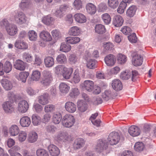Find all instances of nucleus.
<instances>
[{"instance_id":"33","label":"nucleus","mask_w":156,"mask_h":156,"mask_svg":"<svg viewBox=\"0 0 156 156\" xmlns=\"http://www.w3.org/2000/svg\"><path fill=\"white\" fill-rule=\"evenodd\" d=\"M113 93L111 90H106L103 93L102 95V98L104 100L108 101L112 98Z\"/></svg>"},{"instance_id":"57","label":"nucleus","mask_w":156,"mask_h":156,"mask_svg":"<svg viewBox=\"0 0 156 156\" xmlns=\"http://www.w3.org/2000/svg\"><path fill=\"white\" fill-rule=\"evenodd\" d=\"M127 4L124 2H121L117 10V12L120 14H122L124 12V10L127 6Z\"/></svg>"},{"instance_id":"45","label":"nucleus","mask_w":156,"mask_h":156,"mask_svg":"<svg viewBox=\"0 0 156 156\" xmlns=\"http://www.w3.org/2000/svg\"><path fill=\"white\" fill-rule=\"evenodd\" d=\"M96 61L93 59H90L87 61L86 66L90 69H94L96 67Z\"/></svg>"},{"instance_id":"44","label":"nucleus","mask_w":156,"mask_h":156,"mask_svg":"<svg viewBox=\"0 0 156 156\" xmlns=\"http://www.w3.org/2000/svg\"><path fill=\"white\" fill-rule=\"evenodd\" d=\"M95 30L96 32L99 34H103L105 31L104 26L101 24L96 25L95 27Z\"/></svg>"},{"instance_id":"19","label":"nucleus","mask_w":156,"mask_h":156,"mask_svg":"<svg viewBox=\"0 0 156 156\" xmlns=\"http://www.w3.org/2000/svg\"><path fill=\"white\" fill-rule=\"evenodd\" d=\"M124 20L122 17L119 15L114 16L113 19L112 23L114 26L117 27L121 26Z\"/></svg>"},{"instance_id":"2","label":"nucleus","mask_w":156,"mask_h":156,"mask_svg":"<svg viewBox=\"0 0 156 156\" xmlns=\"http://www.w3.org/2000/svg\"><path fill=\"white\" fill-rule=\"evenodd\" d=\"M75 122L74 118L72 115L67 114L62 118V122L63 126L66 127H70L74 124Z\"/></svg>"},{"instance_id":"42","label":"nucleus","mask_w":156,"mask_h":156,"mask_svg":"<svg viewBox=\"0 0 156 156\" xmlns=\"http://www.w3.org/2000/svg\"><path fill=\"white\" fill-rule=\"evenodd\" d=\"M145 148V145L142 142H139L136 143L134 146L135 151L138 152L143 151Z\"/></svg>"},{"instance_id":"63","label":"nucleus","mask_w":156,"mask_h":156,"mask_svg":"<svg viewBox=\"0 0 156 156\" xmlns=\"http://www.w3.org/2000/svg\"><path fill=\"white\" fill-rule=\"evenodd\" d=\"M27 137V133L25 131H22L19 133L18 139L21 142L25 140Z\"/></svg>"},{"instance_id":"18","label":"nucleus","mask_w":156,"mask_h":156,"mask_svg":"<svg viewBox=\"0 0 156 156\" xmlns=\"http://www.w3.org/2000/svg\"><path fill=\"white\" fill-rule=\"evenodd\" d=\"M94 82L90 80H86L84 81L82 86L83 88L88 92L92 91L94 86Z\"/></svg>"},{"instance_id":"41","label":"nucleus","mask_w":156,"mask_h":156,"mask_svg":"<svg viewBox=\"0 0 156 156\" xmlns=\"http://www.w3.org/2000/svg\"><path fill=\"white\" fill-rule=\"evenodd\" d=\"M120 78L123 80H127L131 77V72L127 70L122 72L120 75Z\"/></svg>"},{"instance_id":"58","label":"nucleus","mask_w":156,"mask_h":156,"mask_svg":"<svg viewBox=\"0 0 156 156\" xmlns=\"http://www.w3.org/2000/svg\"><path fill=\"white\" fill-rule=\"evenodd\" d=\"M82 2L81 0H75L73 5L74 9L77 10L80 9L82 8Z\"/></svg>"},{"instance_id":"23","label":"nucleus","mask_w":156,"mask_h":156,"mask_svg":"<svg viewBox=\"0 0 156 156\" xmlns=\"http://www.w3.org/2000/svg\"><path fill=\"white\" fill-rule=\"evenodd\" d=\"M87 12L90 15L94 14L96 12V7L93 4L91 3H87L86 6Z\"/></svg>"},{"instance_id":"34","label":"nucleus","mask_w":156,"mask_h":156,"mask_svg":"<svg viewBox=\"0 0 156 156\" xmlns=\"http://www.w3.org/2000/svg\"><path fill=\"white\" fill-rule=\"evenodd\" d=\"M9 132L11 135L15 136L19 133V129L16 125H13L10 128Z\"/></svg>"},{"instance_id":"5","label":"nucleus","mask_w":156,"mask_h":156,"mask_svg":"<svg viewBox=\"0 0 156 156\" xmlns=\"http://www.w3.org/2000/svg\"><path fill=\"white\" fill-rule=\"evenodd\" d=\"M57 140L59 141L66 142L73 140L72 137L68 134L66 131H60L59 132L56 136Z\"/></svg>"},{"instance_id":"9","label":"nucleus","mask_w":156,"mask_h":156,"mask_svg":"<svg viewBox=\"0 0 156 156\" xmlns=\"http://www.w3.org/2000/svg\"><path fill=\"white\" fill-rule=\"evenodd\" d=\"M128 132L131 136L135 137L139 135L141 131L138 126L132 125L129 127Z\"/></svg>"},{"instance_id":"11","label":"nucleus","mask_w":156,"mask_h":156,"mask_svg":"<svg viewBox=\"0 0 156 156\" xmlns=\"http://www.w3.org/2000/svg\"><path fill=\"white\" fill-rule=\"evenodd\" d=\"M64 107L67 112L71 113L74 112L76 110V105L70 101H67L65 103Z\"/></svg>"},{"instance_id":"21","label":"nucleus","mask_w":156,"mask_h":156,"mask_svg":"<svg viewBox=\"0 0 156 156\" xmlns=\"http://www.w3.org/2000/svg\"><path fill=\"white\" fill-rule=\"evenodd\" d=\"M1 83L3 87L6 90H11L13 87L12 83L6 78L2 79L1 80Z\"/></svg>"},{"instance_id":"47","label":"nucleus","mask_w":156,"mask_h":156,"mask_svg":"<svg viewBox=\"0 0 156 156\" xmlns=\"http://www.w3.org/2000/svg\"><path fill=\"white\" fill-rule=\"evenodd\" d=\"M37 134L35 132H32L30 133L28 136V141L33 143L35 142L37 139Z\"/></svg>"},{"instance_id":"55","label":"nucleus","mask_w":156,"mask_h":156,"mask_svg":"<svg viewBox=\"0 0 156 156\" xmlns=\"http://www.w3.org/2000/svg\"><path fill=\"white\" fill-rule=\"evenodd\" d=\"M80 80V76L79 70L76 69L75 70L72 81L75 83H78Z\"/></svg>"},{"instance_id":"12","label":"nucleus","mask_w":156,"mask_h":156,"mask_svg":"<svg viewBox=\"0 0 156 156\" xmlns=\"http://www.w3.org/2000/svg\"><path fill=\"white\" fill-rule=\"evenodd\" d=\"M26 66V63L20 59L16 60L13 65V67L16 69L20 71L24 70Z\"/></svg>"},{"instance_id":"52","label":"nucleus","mask_w":156,"mask_h":156,"mask_svg":"<svg viewBox=\"0 0 156 156\" xmlns=\"http://www.w3.org/2000/svg\"><path fill=\"white\" fill-rule=\"evenodd\" d=\"M71 49L70 45L62 43L61 44L60 47V51H62L66 52L70 51Z\"/></svg>"},{"instance_id":"31","label":"nucleus","mask_w":156,"mask_h":156,"mask_svg":"<svg viewBox=\"0 0 156 156\" xmlns=\"http://www.w3.org/2000/svg\"><path fill=\"white\" fill-rule=\"evenodd\" d=\"M59 89L61 93L66 94L69 92L70 87L66 83H62L59 85Z\"/></svg>"},{"instance_id":"30","label":"nucleus","mask_w":156,"mask_h":156,"mask_svg":"<svg viewBox=\"0 0 156 156\" xmlns=\"http://www.w3.org/2000/svg\"><path fill=\"white\" fill-rule=\"evenodd\" d=\"M80 38L78 37H69L66 38L65 41L68 44H75L80 41Z\"/></svg>"},{"instance_id":"64","label":"nucleus","mask_w":156,"mask_h":156,"mask_svg":"<svg viewBox=\"0 0 156 156\" xmlns=\"http://www.w3.org/2000/svg\"><path fill=\"white\" fill-rule=\"evenodd\" d=\"M117 60L120 64H123L126 62V57L124 55L120 54L118 56Z\"/></svg>"},{"instance_id":"48","label":"nucleus","mask_w":156,"mask_h":156,"mask_svg":"<svg viewBox=\"0 0 156 156\" xmlns=\"http://www.w3.org/2000/svg\"><path fill=\"white\" fill-rule=\"evenodd\" d=\"M91 102L94 105H97L101 104L102 102V100L101 97L98 96H95L92 98Z\"/></svg>"},{"instance_id":"14","label":"nucleus","mask_w":156,"mask_h":156,"mask_svg":"<svg viewBox=\"0 0 156 156\" xmlns=\"http://www.w3.org/2000/svg\"><path fill=\"white\" fill-rule=\"evenodd\" d=\"M48 149L52 156H58L60 154L59 149L53 144H50L48 146Z\"/></svg>"},{"instance_id":"39","label":"nucleus","mask_w":156,"mask_h":156,"mask_svg":"<svg viewBox=\"0 0 156 156\" xmlns=\"http://www.w3.org/2000/svg\"><path fill=\"white\" fill-rule=\"evenodd\" d=\"M23 60L28 63L32 62L33 59L32 55L29 52H25L23 54Z\"/></svg>"},{"instance_id":"15","label":"nucleus","mask_w":156,"mask_h":156,"mask_svg":"<svg viewBox=\"0 0 156 156\" xmlns=\"http://www.w3.org/2000/svg\"><path fill=\"white\" fill-rule=\"evenodd\" d=\"M39 36L41 40L45 41H51L52 39L50 33L45 30L41 31L40 33Z\"/></svg>"},{"instance_id":"3","label":"nucleus","mask_w":156,"mask_h":156,"mask_svg":"<svg viewBox=\"0 0 156 156\" xmlns=\"http://www.w3.org/2000/svg\"><path fill=\"white\" fill-rule=\"evenodd\" d=\"M14 20L16 23L19 25H22L26 23L27 18L25 14L22 12H18L14 16Z\"/></svg>"},{"instance_id":"4","label":"nucleus","mask_w":156,"mask_h":156,"mask_svg":"<svg viewBox=\"0 0 156 156\" xmlns=\"http://www.w3.org/2000/svg\"><path fill=\"white\" fill-rule=\"evenodd\" d=\"M120 136L117 132L113 131L111 132L108 138V141L111 145L117 144L120 140Z\"/></svg>"},{"instance_id":"7","label":"nucleus","mask_w":156,"mask_h":156,"mask_svg":"<svg viewBox=\"0 0 156 156\" xmlns=\"http://www.w3.org/2000/svg\"><path fill=\"white\" fill-rule=\"evenodd\" d=\"M29 108V104L25 100L20 101L17 106L18 111L20 113H23L26 112Z\"/></svg>"},{"instance_id":"10","label":"nucleus","mask_w":156,"mask_h":156,"mask_svg":"<svg viewBox=\"0 0 156 156\" xmlns=\"http://www.w3.org/2000/svg\"><path fill=\"white\" fill-rule=\"evenodd\" d=\"M104 60L107 66H112L115 63L116 58L114 55L110 54L107 55L105 57Z\"/></svg>"},{"instance_id":"36","label":"nucleus","mask_w":156,"mask_h":156,"mask_svg":"<svg viewBox=\"0 0 156 156\" xmlns=\"http://www.w3.org/2000/svg\"><path fill=\"white\" fill-rule=\"evenodd\" d=\"M42 21L45 24L49 25L53 23L54 21V19L50 16H47L43 18Z\"/></svg>"},{"instance_id":"59","label":"nucleus","mask_w":156,"mask_h":156,"mask_svg":"<svg viewBox=\"0 0 156 156\" xmlns=\"http://www.w3.org/2000/svg\"><path fill=\"white\" fill-rule=\"evenodd\" d=\"M12 67L11 63L7 61L5 63L4 66V71L6 73H9L12 70Z\"/></svg>"},{"instance_id":"56","label":"nucleus","mask_w":156,"mask_h":156,"mask_svg":"<svg viewBox=\"0 0 156 156\" xmlns=\"http://www.w3.org/2000/svg\"><path fill=\"white\" fill-rule=\"evenodd\" d=\"M101 18L104 23L106 24H109L111 22V17L110 15L107 13L103 14L101 16Z\"/></svg>"},{"instance_id":"54","label":"nucleus","mask_w":156,"mask_h":156,"mask_svg":"<svg viewBox=\"0 0 156 156\" xmlns=\"http://www.w3.org/2000/svg\"><path fill=\"white\" fill-rule=\"evenodd\" d=\"M80 93V91L78 88L75 87L71 89L69 95L70 97L73 98L78 96Z\"/></svg>"},{"instance_id":"17","label":"nucleus","mask_w":156,"mask_h":156,"mask_svg":"<svg viewBox=\"0 0 156 156\" xmlns=\"http://www.w3.org/2000/svg\"><path fill=\"white\" fill-rule=\"evenodd\" d=\"M6 30L9 35L13 36L17 34L18 30L16 25L14 24H11L6 28Z\"/></svg>"},{"instance_id":"25","label":"nucleus","mask_w":156,"mask_h":156,"mask_svg":"<svg viewBox=\"0 0 156 156\" xmlns=\"http://www.w3.org/2000/svg\"><path fill=\"white\" fill-rule=\"evenodd\" d=\"M74 17L75 21L79 23H83L87 21L86 17L82 13L76 14L74 16Z\"/></svg>"},{"instance_id":"50","label":"nucleus","mask_w":156,"mask_h":156,"mask_svg":"<svg viewBox=\"0 0 156 156\" xmlns=\"http://www.w3.org/2000/svg\"><path fill=\"white\" fill-rule=\"evenodd\" d=\"M108 4L110 7L114 9L118 6L119 2L118 0H108Z\"/></svg>"},{"instance_id":"61","label":"nucleus","mask_w":156,"mask_h":156,"mask_svg":"<svg viewBox=\"0 0 156 156\" xmlns=\"http://www.w3.org/2000/svg\"><path fill=\"white\" fill-rule=\"evenodd\" d=\"M55 108L54 105L49 104L46 105L44 108V110L45 112H51L54 111Z\"/></svg>"},{"instance_id":"35","label":"nucleus","mask_w":156,"mask_h":156,"mask_svg":"<svg viewBox=\"0 0 156 156\" xmlns=\"http://www.w3.org/2000/svg\"><path fill=\"white\" fill-rule=\"evenodd\" d=\"M15 46L17 48L26 49L28 48L27 44L23 41H17L15 43Z\"/></svg>"},{"instance_id":"51","label":"nucleus","mask_w":156,"mask_h":156,"mask_svg":"<svg viewBox=\"0 0 156 156\" xmlns=\"http://www.w3.org/2000/svg\"><path fill=\"white\" fill-rule=\"evenodd\" d=\"M28 35L29 40L31 41H35L37 39V33L33 30L29 31Z\"/></svg>"},{"instance_id":"60","label":"nucleus","mask_w":156,"mask_h":156,"mask_svg":"<svg viewBox=\"0 0 156 156\" xmlns=\"http://www.w3.org/2000/svg\"><path fill=\"white\" fill-rule=\"evenodd\" d=\"M36 154L37 156H49L48 151L43 149H39L37 150Z\"/></svg>"},{"instance_id":"16","label":"nucleus","mask_w":156,"mask_h":156,"mask_svg":"<svg viewBox=\"0 0 156 156\" xmlns=\"http://www.w3.org/2000/svg\"><path fill=\"white\" fill-rule=\"evenodd\" d=\"M49 95L47 93L43 94L38 98V102L42 105H45L49 103Z\"/></svg>"},{"instance_id":"46","label":"nucleus","mask_w":156,"mask_h":156,"mask_svg":"<svg viewBox=\"0 0 156 156\" xmlns=\"http://www.w3.org/2000/svg\"><path fill=\"white\" fill-rule=\"evenodd\" d=\"M72 72V68H70L68 69L66 67V69L64 70L62 75L64 78L68 79L70 78Z\"/></svg>"},{"instance_id":"6","label":"nucleus","mask_w":156,"mask_h":156,"mask_svg":"<svg viewBox=\"0 0 156 156\" xmlns=\"http://www.w3.org/2000/svg\"><path fill=\"white\" fill-rule=\"evenodd\" d=\"M108 144L106 140L104 139H99L98 140L95 147L96 150L98 152H101L106 150L108 148Z\"/></svg>"},{"instance_id":"43","label":"nucleus","mask_w":156,"mask_h":156,"mask_svg":"<svg viewBox=\"0 0 156 156\" xmlns=\"http://www.w3.org/2000/svg\"><path fill=\"white\" fill-rule=\"evenodd\" d=\"M32 121L34 126H38L41 122V118L37 115L33 114L32 116Z\"/></svg>"},{"instance_id":"8","label":"nucleus","mask_w":156,"mask_h":156,"mask_svg":"<svg viewBox=\"0 0 156 156\" xmlns=\"http://www.w3.org/2000/svg\"><path fill=\"white\" fill-rule=\"evenodd\" d=\"M2 106L4 111L6 113H11L14 109V107L10 101L5 102L2 104Z\"/></svg>"},{"instance_id":"1","label":"nucleus","mask_w":156,"mask_h":156,"mask_svg":"<svg viewBox=\"0 0 156 156\" xmlns=\"http://www.w3.org/2000/svg\"><path fill=\"white\" fill-rule=\"evenodd\" d=\"M42 75L43 78L41 83L45 87L49 86L53 80L51 73L50 71L44 70Z\"/></svg>"},{"instance_id":"20","label":"nucleus","mask_w":156,"mask_h":156,"mask_svg":"<svg viewBox=\"0 0 156 156\" xmlns=\"http://www.w3.org/2000/svg\"><path fill=\"white\" fill-rule=\"evenodd\" d=\"M112 86L113 89L116 91L121 90L122 88V84L118 79H115L112 81Z\"/></svg>"},{"instance_id":"38","label":"nucleus","mask_w":156,"mask_h":156,"mask_svg":"<svg viewBox=\"0 0 156 156\" xmlns=\"http://www.w3.org/2000/svg\"><path fill=\"white\" fill-rule=\"evenodd\" d=\"M57 62L60 64H64L66 63L67 58L66 56L63 54L58 55L56 58Z\"/></svg>"},{"instance_id":"40","label":"nucleus","mask_w":156,"mask_h":156,"mask_svg":"<svg viewBox=\"0 0 156 156\" xmlns=\"http://www.w3.org/2000/svg\"><path fill=\"white\" fill-rule=\"evenodd\" d=\"M62 119V115L60 113H54L53 116V121L55 124H58Z\"/></svg>"},{"instance_id":"29","label":"nucleus","mask_w":156,"mask_h":156,"mask_svg":"<svg viewBox=\"0 0 156 156\" xmlns=\"http://www.w3.org/2000/svg\"><path fill=\"white\" fill-rule=\"evenodd\" d=\"M84 144L83 140L82 139H77L75 140L73 144V147L74 149L77 150L83 147Z\"/></svg>"},{"instance_id":"27","label":"nucleus","mask_w":156,"mask_h":156,"mask_svg":"<svg viewBox=\"0 0 156 156\" xmlns=\"http://www.w3.org/2000/svg\"><path fill=\"white\" fill-rule=\"evenodd\" d=\"M80 27L77 26H73L70 29L69 34L70 36H77L80 33Z\"/></svg>"},{"instance_id":"22","label":"nucleus","mask_w":156,"mask_h":156,"mask_svg":"<svg viewBox=\"0 0 156 156\" xmlns=\"http://www.w3.org/2000/svg\"><path fill=\"white\" fill-rule=\"evenodd\" d=\"M78 110L81 112H84L87 108V105L83 100L78 101L77 103Z\"/></svg>"},{"instance_id":"62","label":"nucleus","mask_w":156,"mask_h":156,"mask_svg":"<svg viewBox=\"0 0 156 156\" xmlns=\"http://www.w3.org/2000/svg\"><path fill=\"white\" fill-rule=\"evenodd\" d=\"M78 58L77 56L74 54H72L70 55L69 58V61L72 64H75L78 61Z\"/></svg>"},{"instance_id":"28","label":"nucleus","mask_w":156,"mask_h":156,"mask_svg":"<svg viewBox=\"0 0 156 156\" xmlns=\"http://www.w3.org/2000/svg\"><path fill=\"white\" fill-rule=\"evenodd\" d=\"M137 8L135 5H132L129 7L126 12L127 16L130 18L133 16L135 14Z\"/></svg>"},{"instance_id":"37","label":"nucleus","mask_w":156,"mask_h":156,"mask_svg":"<svg viewBox=\"0 0 156 156\" xmlns=\"http://www.w3.org/2000/svg\"><path fill=\"white\" fill-rule=\"evenodd\" d=\"M66 67L64 65H58L55 68V72L58 75H62L64 70L66 69Z\"/></svg>"},{"instance_id":"26","label":"nucleus","mask_w":156,"mask_h":156,"mask_svg":"<svg viewBox=\"0 0 156 156\" xmlns=\"http://www.w3.org/2000/svg\"><path fill=\"white\" fill-rule=\"evenodd\" d=\"M44 62L45 66L48 68L52 67L55 63L54 58L51 56L46 57L44 59Z\"/></svg>"},{"instance_id":"49","label":"nucleus","mask_w":156,"mask_h":156,"mask_svg":"<svg viewBox=\"0 0 156 156\" xmlns=\"http://www.w3.org/2000/svg\"><path fill=\"white\" fill-rule=\"evenodd\" d=\"M41 76L40 72L37 70H35L33 72L31 78L33 81H38L40 79Z\"/></svg>"},{"instance_id":"24","label":"nucleus","mask_w":156,"mask_h":156,"mask_svg":"<svg viewBox=\"0 0 156 156\" xmlns=\"http://www.w3.org/2000/svg\"><path fill=\"white\" fill-rule=\"evenodd\" d=\"M31 123L30 118L27 116H23L20 119V124L23 127L29 126L30 125Z\"/></svg>"},{"instance_id":"13","label":"nucleus","mask_w":156,"mask_h":156,"mask_svg":"<svg viewBox=\"0 0 156 156\" xmlns=\"http://www.w3.org/2000/svg\"><path fill=\"white\" fill-rule=\"evenodd\" d=\"M143 62V58L140 55L136 54L133 56L132 62L135 66H141Z\"/></svg>"},{"instance_id":"53","label":"nucleus","mask_w":156,"mask_h":156,"mask_svg":"<svg viewBox=\"0 0 156 156\" xmlns=\"http://www.w3.org/2000/svg\"><path fill=\"white\" fill-rule=\"evenodd\" d=\"M30 6V2L28 0H22L20 4V7L22 10L28 8Z\"/></svg>"},{"instance_id":"32","label":"nucleus","mask_w":156,"mask_h":156,"mask_svg":"<svg viewBox=\"0 0 156 156\" xmlns=\"http://www.w3.org/2000/svg\"><path fill=\"white\" fill-rule=\"evenodd\" d=\"M29 74L28 72L26 71L21 72L19 73L17 78L19 81H21L23 83H25Z\"/></svg>"}]
</instances>
